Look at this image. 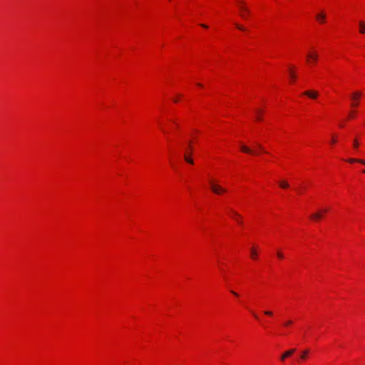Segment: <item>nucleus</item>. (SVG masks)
I'll return each mask as SVG.
<instances>
[{"label": "nucleus", "mask_w": 365, "mask_h": 365, "mask_svg": "<svg viewBox=\"0 0 365 365\" xmlns=\"http://www.w3.org/2000/svg\"><path fill=\"white\" fill-rule=\"evenodd\" d=\"M307 62H316L318 60L319 54L317 51H310L307 53Z\"/></svg>", "instance_id": "f03ea898"}, {"label": "nucleus", "mask_w": 365, "mask_h": 365, "mask_svg": "<svg viewBox=\"0 0 365 365\" xmlns=\"http://www.w3.org/2000/svg\"><path fill=\"white\" fill-rule=\"evenodd\" d=\"M304 94L314 99L317 98L318 96V93L315 91H307L304 92Z\"/></svg>", "instance_id": "6e6552de"}, {"label": "nucleus", "mask_w": 365, "mask_h": 365, "mask_svg": "<svg viewBox=\"0 0 365 365\" xmlns=\"http://www.w3.org/2000/svg\"><path fill=\"white\" fill-rule=\"evenodd\" d=\"M231 293H232L233 295L236 296V297H237V296H238V294H237V292H235V291H232H232H231Z\"/></svg>", "instance_id": "bb28decb"}, {"label": "nucleus", "mask_w": 365, "mask_h": 365, "mask_svg": "<svg viewBox=\"0 0 365 365\" xmlns=\"http://www.w3.org/2000/svg\"><path fill=\"white\" fill-rule=\"evenodd\" d=\"M309 354V350L308 349H306V350H304L302 352V354L300 356V358L302 359H306L307 355Z\"/></svg>", "instance_id": "4468645a"}, {"label": "nucleus", "mask_w": 365, "mask_h": 365, "mask_svg": "<svg viewBox=\"0 0 365 365\" xmlns=\"http://www.w3.org/2000/svg\"><path fill=\"white\" fill-rule=\"evenodd\" d=\"M360 96H361V93H359V92H355L352 94V96H351L352 103L351 104V106L352 107L358 106Z\"/></svg>", "instance_id": "7ed1b4c3"}, {"label": "nucleus", "mask_w": 365, "mask_h": 365, "mask_svg": "<svg viewBox=\"0 0 365 365\" xmlns=\"http://www.w3.org/2000/svg\"><path fill=\"white\" fill-rule=\"evenodd\" d=\"M252 314H253V316L255 317V319H258V316L256 314L252 313Z\"/></svg>", "instance_id": "c85d7f7f"}, {"label": "nucleus", "mask_w": 365, "mask_h": 365, "mask_svg": "<svg viewBox=\"0 0 365 365\" xmlns=\"http://www.w3.org/2000/svg\"><path fill=\"white\" fill-rule=\"evenodd\" d=\"M197 86H200V87L202 86V85L201 83H197Z\"/></svg>", "instance_id": "7c9ffc66"}, {"label": "nucleus", "mask_w": 365, "mask_h": 365, "mask_svg": "<svg viewBox=\"0 0 365 365\" xmlns=\"http://www.w3.org/2000/svg\"><path fill=\"white\" fill-rule=\"evenodd\" d=\"M241 150L245 153L255 154L252 150L245 145H241Z\"/></svg>", "instance_id": "9b49d317"}, {"label": "nucleus", "mask_w": 365, "mask_h": 365, "mask_svg": "<svg viewBox=\"0 0 365 365\" xmlns=\"http://www.w3.org/2000/svg\"><path fill=\"white\" fill-rule=\"evenodd\" d=\"M348 162L349 163H359L362 165H365V160L361 159H356V158H350L348 160Z\"/></svg>", "instance_id": "ddd939ff"}, {"label": "nucleus", "mask_w": 365, "mask_h": 365, "mask_svg": "<svg viewBox=\"0 0 365 365\" xmlns=\"http://www.w3.org/2000/svg\"><path fill=\"white\" fill-rule=\"evenodd\" d=\"M190 155V153L186 152L184 155V159L187 163L192 165L194 162L193 160L191 158Z\"/></svg>", "instance_id": "1a4fd4ad"}, {"label": "nucleus", "mask_w": 365, "mask_h": 365, "mask_svg": "<svg viewBox=\"0 0 365 365\" xmlns=\"http://www.w3.org/2000/svg\"><path fill=\"white\" fill-rule=\"evenodd\" d=\"M210 189L212 190V191L217 195H220L227 191V190L225 188L222 187V186H220V185H218L217 183H215L212 180L210 181Z\"/></svg>", "instance_id": "f257e3e1"}, {"label": "nucleus", "mask_w": 365, "mask_h": 365, "mask_svg": "<svg viewBox=\"0 0 365 365\" xmlns=\"http://www.w3.org/2000/svg\"><path fill=\"white\" fill-rule=\"evenodd\" d=\"M264 314L267 315V316H272L273 314L272 312L268 311V310L267 311H264Z\"/></svg>", "instance_id": "aec40b11"}, {"label": "nucleus", "mask_w": 365, "mask_h": 365, "mask_svg": "<svg viewBox=\"0 0 365 365\" xmlns=\"http://www.w3.org/2000/svg\"><path fill=\"white\" fill-rule=\"evenodd\" d=\"M189 149L192 150V145H191V142H189Z\"/></svg>", "instance_id": "c756f323"}, {"label": "nucleus", "mask_w": 365, "mask_h": 365, "mask_svg": "<svg viewBox=\"0 0 365 365\" xmlns=\"http://www.w3.org/2000/svg\"><path fill=\"white\" fill-rule=\"evenodd\" d=\"M200 26H201L202 27H203V28H207V25H205V24H200Z\"/></svg>", "instance_id": "cd10ccee"}, {"label": "nucleus", "mask_w": 365, "mask_h": 365, "mask_svg": "<svg viewBox=\"0 0 365 365\" xmlns=\"http://www.w3.org/2000/svg\"><path fill=\"white\" fill-rule=\"evenodd\" d=\"M363 172L365 173V170H364V171H363Z\"/></svg>", "instance_id": "2f4dec72"}, {"label": "nucleus", "mask_w": 365, "mask_h": 365, "mask_svg": "<svg viewBox=\"0 0 365 365\" xmlns=\"http://www.w3.org/2000/svg\"><path fill=\"white\" fill-rule=\"evenodd\" d=\"M354 117V111H351L350 112L349 115V118H352Z\"/></svg>", "instance_id": "5701e85b"}, {"label": "nucleus", "mask_w": 365, "mask_h": 365, "mask_svg": "<svg viewBox=\"0 0 365 365\" xmlns=\"http://www.w3.org/2000/svg\"><path fill=\"white\" fill-rule=\"evenodd\" d=\"M231 212L233 214V218L237 221V222L240 225H242V221L239 218L240 217V215L235 212L234 210H230Z\"/></svg>", "instance_id": "9d476101"}, {"label": "nucleus", "mask_w": 365, "mask_h": 365, "mask_svg": "<svg viewBox=\"0 0 365 365\" xmlns=\"http://www.w3.org/2000/svg\"><path fill=\"white\" fill-rule=\"evenodd\" d=\"M359 33L361 34H365V22L363 21H359Z\"/></svg>", "instance_id": "f8f14e48"}, {"label": "nucleus", "mask_w": 365, "mask_h": 365, "mask_svg": "<svg viewBox=\"0 0 365 365\" xmlns=\"http://www.w3.org/2000/svg\"><path fill=\"white\" fill-rule=\"evenodd\" d=\"M279 186L282 188H287L289 187V184L285 181H281L279 182Z\"/></svg>", "instance_id": "2eb2a0df"}, {"label": "nucleus", "mask_w": 365, "mask_h": 365, "mask_svg": "<svg viewBox=\"0 0 365 365\" xmlns=\"http://www.w3.org/2000/svg\"><path fill=\"white\" fill-rule=\"evenodd\" d=\"M236 27H237L238 29L241 30V31H244V30H245V28H244L243 26H240V25H238V24H236Z\"/></svg>", "instance_id": "4be33fe9"}, {"label": "nucleus", "mask_w": 365, "mask_h": 365, "mask_svg": "<svg viewBox=\"0 0 365 365\" xmlns=\"http://www.w3.org/2000/svg\"><path fill=\"white\" fill-rule=\"evenodd\" d=\"M353 145H354V148H356V149L359 148V143L357 139H354Z\"/></svg>", "instance_id": "f3484780"}, {"label": "nucleus", "mask_w": 365, "mask_h": 365, "mask_svg": "<svg viewBox=\"0 0 365 365\" xmlns=\"http://www.w3.org/2000/svg\"><path fill=\"white\" fill-rule=\"evenodd\" d=\"M292 322L291 320H289V321H287V322L285 323V325H286V326H289V325L292 324Z\"/></svg>", "instance_id": "a878e982"}, {"label": "nucleus", "mask_w": 365, "mask_h": 365, "mask_svg": "<svg viewBox=\"0 0 365 365\" xmlns=\"http://www.w3.org/2000/svg\"><path fill=\"white\" fill-rule=\"evenodd\" d=\"M336 142V138H335V137H333V138H331V143L332 144H334Z\"/></svg>", "instance_id": "b1692460"}, {"label": "nucleus", "mask_w": 365, "mask_h": 365, "mask_svg": "<svg viewBox=\"0 0 365 365\" xmlns=\"http://www.w3.org/2000/svg\"><path fill=\"white\" fill-rule=\"evenodd\" d=\"M260 112H261V110H257L256 118H257V120H262V117L259 115Z\"/></svg>", "instance_id": "a211bd4d"}, {"label": "nucleus", "mask_w": 365, "mask_h": 365, "mask_svg": "<svg viewBox=\"0 0 365 365\" xmlns=\"http://www.w3.org/2000/svg\"><path fill=\"white\" fill-rule=\"evenodd\" d=\"M277 255L279 259H283L284 258V255L280 251L277 252Z\"/></svg>", "instance_id": "6ab92c4d"}, {"label": "nucleus", "mask_w": 365, "mask_h": 365, "mask_svg": "<svg viewBox=\"0 0 365 365\" xmlns=\"http://www.w3.org/2000/svg\"><path fill=\"white\" fill-rule=\"evenodd\" d=\"M257 148H258L260 150L264 151V149H263V148H262V146L261 145L257 144Z\"/></svg>", "instance_id": "393cba45"}, {"label": "nucleus", "mask_w": 365, "mask_h": 365, "mask_svg": "<svg viewBox=\"0 0 365 365\" xmlns=\"http://www.w3.org/2000/svg\"><path fill=\"white\" fill-rule=\"evenodd\" d=\"M289 73L291 78L294 79L296 78L295 74L292 71H289Z\"/></svg>", "instance_id": "412c9836"}, {"label": "nucleus", "mask_w": 365, "mask_h": 365, "mask_svg": "<svg viewBox=\"0 0 365 365\" xmlns=\"http://www.w3.org/2000/svg\"><path fill=\"white\" fill-rule=\"evenodd\" d=\"M251 257L253 259H256L257 257V253L256 250H255V248L251 249Z\"/></svg>", "instance_id": "dca6fc26"}, {"label": "nucleus", "mask_w": 365, "mask_h": 365, "mask_svg": "<svg viewBox=\"0 0 365 365\" xmlns=\"http://www.w3.org/2000/svg\"><path fill=\"white\" fill-rule=\"evenodd\" d=\"M316 19H317V21H319L321 24L324 23V21L326 20V14H325V13L322 11L321 13L317 14L316 15Z\"/></svg>", "instance_id": "0eeeda50"}, {"label": "nucleus", "mask_w": 365, "mask_h": 365, "mask_svg": "<svg viewBox=\"0 0 365 365\" xmlns=\"http://www.w3.org/2000/svg\"><path fill=\"white\" fill-rule=\"evenodd\" d=\"M328 211V209H324V210H319L314 214H312L310 217L311 219L314 220H319L320 219L322 218L323 217V213H325Z\"/></svg>", "instance_id": "39448f33"}, {"label": "nucleus", "mask_w": 365, "mask_h": 365, "mask_svg": "<svg viewBox=\"0 0 365 365\" xmlns=\"http://www.w3.org/2000/svg\"><path fill=\"white\" fill-rule=\"evenodd\" d=\"M296 351L295 349H291L284 351L280 356V360L284 361L287 358L291 356Z\"/></svg>", "instance_id": "423d86ee"}, {"label": "nucleus", "mask_w": 365, "mask_h": 365, "mask_svg": "<svg viewBox=\"0 0 365 365\" xmlns=\"http://www.w3.org/2000/svg\"><path fill=\"white\" fill-rule=\"evenodd\" d=\"M240 9L241 10L240 16L243 19H247V15L250 14V11L247 7L244 6L243 1H240Z\"/></svg>", "instance_id": "20e7f679"}]
</instances>
